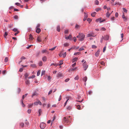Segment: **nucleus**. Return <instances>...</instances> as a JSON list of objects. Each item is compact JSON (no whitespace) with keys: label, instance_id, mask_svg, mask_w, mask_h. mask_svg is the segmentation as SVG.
I'll return each mask as SVG.
<instances>
[{"label":"nucleus","instance_id":"49","mask_svg":"<svg viewBox=\"0 0 129 129\" xmlns=\"http://www.w3.org/2000/svg\"><path fill=\"white\" fill-rule=\"evenodd\" d=\"M79 78V77L78 76H76L75 78L74 79L76 80H78V79Z\"/></svg>","mask_w":129,"mask_h":129},{"label":"nucleus","instance_id":"1","mask_svg":"<svg viewBox=\"0 0 129 129\" xmlns=\"http://www.w3.org/2000/svg\"><path fill=\"white\" fill-rule=\"evenodd\" d=\"M66 55L67 54L66 52H64L63 50L61 51L59 54V56L61 57L62 56V57L63 58L65 57Z\"/></svg>","mask_w":129,"mask_h":129},{"label":"nucleus","instance_id":"26","mask_svg":"<svg viewBox=\"0 0 129 129\" xmlns=\"http://www.w3.org/2000/svg\"><path fill=\"white\" fill-rule=\"evenodd\" d=\"M87 77L86 76H85L84 78L83 79V80L85 82L87 80Z\"/></svg>","mask_w":129,"mask_h":129},{"label":"nucleus","instance_id":"37","mask_svg":"<svg viewBox=\"0 0 129 129\" xmlns=\"http://www.w3.org/2000/svg\"><path fill=\"white\" fill-rule=\"evenodd\" d=\"M77 108L78 110H80V107L79 105H78L77 106Z\"/></svg>","mask_w":129,"mask_h":129},{"label":"nucleus","instance_id":"52","mask_svg":"<svg viewBox=\"0 0 129 129\" xmlns=\"http://www.w3.org/2000/svg\"><path fill=\"white\" fill-rule=\"evenodd\" d=\"M31 112V110L30 109H28L27 110V112L28 113L30 114Z\"/></svg>","mask_w":129,"mask_h":129},{"label":"nucleus","instance_id":"3","mask_svg":"<svg viewBox=\"0 0 129 129\" xmlns=\"http://www.w3.org/2000/svg\"><path fill=\"white\" fill-rule=\"evenodd\" d=\"M80 38L79 40L80 41H83L85 37V35L82 33H79Z\"/></svg>","mask_w":129,"mask_h":129},{"label":"nucleus","instance_id":"58","mask_svg":"<svg viewBox=\"0 0 129 129\" xmlns=\"http://www.w3.org/2000/svg\"><path fill=\"white\" fill-rule=\"evenodd\" d=\"M13 30L14 32H16L17 31V29L16 28H14L13 29Z\"/></svg>","mask_w":129,"mask_h":129},{"label":"nucleus","instance_id":"63","mask_svg":"<svg viewBox=\"0 0 129 129\" xmlns=\"http://www.w3.org/2000/svg\"><path fill=\"white\" fill-rule=\"evenodd\" d=\"M38 104H39L40 105H42V104L41 102H40L39 101H38Z\"/></svg>","mask_w":129,"mask_h":129},{"label":"nucleus","instance_id":"4","mask_svg":"<svg viewBox=\"0 0 129 129\" xmlns=\"http://www.w3.org/2000/svg\"><path fill=\"white\" fill-rule=\"evenodd\" d=\"M84 68L85 69L84 70L86 71L88 67V66L87 65L86 62L85 61L83 64Z\"/></svg>","mask_w":129,"mask_h":129},{"label":"nucleus","instance_id":"11","mask_svg":"<svg viewBox=\"0 0 129 129\" xmlns=\"http://www.w3.org/2000/svg\"><path fill=\"white\" fill-rule=\"evenodd\" d=\"M109 36L107 35L105 36L104 38H103V39L105 40H108L109 39Z\"/></svg>","mask_w":129,"mask_h":129},{"label":"nucleus","instance_id":"27","mask_svg":"<svg viewBox=\"0 0 129 129\" xmlns=\"http://www.w3.org/2000/svg\"><path fill=\"white\" fill-rule=\"evenodd\" d=\"M43 62L42 61H40L39 63V66H42V65Z\"/></svg>","mask_w":129,"mask_h":129},{"label":"nucleus","instance_id":"18","mask_svg":"<svg viewBox=\"0 0 129 129\" xmlns=\"http://www.w3.org/2000/svg\"><path fill=\"white\" fill-rule=\"evenodd\" d=\"M80 27V25H78L77 24H76L75 26V28L76 29H78Z\"/></svg>","mask_w":129,"mask_h":129},{"label":"nucleus","instance_id":"46","mask_svg":"<svg viewBox=\"0 0 129 129\" xmlns=\"http://www.w3.org/2000/svg\"><path fill=\"white\" fill-rule=\"evenodd\" d=\"M80 54V52H75L74 53V55H79Z\"/></svg>","mask_w":129,"mask_h":129},{"label":"nucleus","instance_id":"39","mask_svg":"<svg viewBox=\"0 0 129 129\" xmlns=\"http://www.w3.org/2000/svg\"><path fill=\"white\" fill-rule=\"evenodd\" d=\"M101 30L102 31H105L106 30V29L104 27H103L101 28Z\"/></svg>","mask_w":129,"mask_h":129},{"label":"nucleus","instance_id":"60","mask_svg":"<svg viewBox=\"0 0 129 129\" xmlns=\"http://www.w3.org/2000/svg\"><path fill=\"white\" fill-rule=\"evenodd\" d=\"M70 80V79L69 78H67L65 80V81L66 82H68V81H69Z\"/></svg>","mask_w":129,"mask_h":129},{"label":"nucleus","instance_id":"13","mask_svg":"<svg viewBox=\"0 0 129 129\" xmlns=\"http://www.w3.org/2000/svg\"><path fill=\"white\" fill-rule=\"evenodd\" d=\"M111 14V13H110L108 11L106 13V16L108 18Z\"/></svg>","mask_w":129,"mask_h":129},{"label":"nucleus","instance_id":"7","mask_svg":"<svg viewBox=\"0 0 129 129\" xmlns=\"http://www.w3.org/2000/svg\"><path fill=\"white\" fill-rule=\"evenodd\" d=\"M100 51V50L99 49L95 53V55L96 57H98L99 55V52Z\"/></svg>","mask_w":129,"mask_h":129},{"label":"nucleus","instance_id":"23","mask_svg":"<svg viewBox=\"0 0 129 129\" xmlns=\"http://www.w3.org/2000/svg\"><path fill=\"white\" fill-rule=\"evenodd\" d=\"M96 13L95 12H93L91 14V16L92 17H94L95 15L96 14Z\"/></svg>","mask_w":129,"mask_h":129},{"label":"nucleus","instance_id":"62","mask_svg":"<svg viewBox=\"0 0 129 129\" xmlns=\"http://www.w3.org/2000/svg\"><path fill=\"white\" fill-rule=\"evenodd\" d=\"M77 69V67H76L74 68H73L71 70L72 71H74V70H76Z\"/></svg>","mask_w":129,"mask_h":129},{"label":"nucleus","instance_id":"29","mask_svg":"<svg viewBox=\"0 0 129 129\" xmlns=\"http://www.w3.org/2000/svg\"><path fill=\"white\" fill-rule=\"evenodd\" d=\"M58 65V63H52L51 64L50 66H52V65H54L55 66H57Z\"/></svg>","mask_w":129,"mask_h":129},{"label":"nucleus","instance_id":"21","mask_svg":"<svg viewBox=\"0 0 129 129\" xmlns=\"http://www.w3.org/2000/svg\"><path fill=\"white\" fill-rule=\"evenodd\" d=\"M78 59V58L75 57L73 59V62H74L77 61Z\"/></svg>","mask_w":129,"mask_h":129},{"label":"nucleus","instance_id":"59","mask_svg":"<svg viewBox=\"0 0 129 129\" xmlns=\"http://www.w3.org/2000/svg\"><path fill=\"white\" fill-rule=\"evenodd\" d=\"M73 40L74 42H76V39L75 37H74L73 38Z\"/></svg>","mask_w":129,"mask_h":129},{"label":"nucleus","instance_id":"47","mask_svg":"<svg viewBox=\"0 0 129 129\" xmlns=\"http://www.w3.org/2000/svg\"><path fill=\"white\" fill-rule=\"evenodd\" d=\"M24 124L23 123H21L20 124V125L22 127H23L24 126Z\"/></svg>","mask_w":129,"mask_h":129},{"label":"nucleus","instance_id":"17","mask_svg":"<svg viewBox=\"0 0 129 129\" xmlns=\"http://www.w3.org/2000/svg\"><path fill=\"white\" fill-rule=\"evenodd\" d=\"M37 40L38 42H41V38L40 37H38L37 39Z\"/></svg>","mask_w":129,"mask_h":129},{"label":"nucleus","instance_id":"61","mask_svg":"<svg viewBox=\"0 0 129 129\" xmlns=\"http://www.w3.org/2000/svg\"><path fill=\"white\" fill-rule=\"evenodd\" d=\"M15 5L17 6H20V4L18 3H15Z\"/></svg>","mask_w":129,"mask_h":129},{"label":"nucleus","instance_id":"41","mask_svg":"<svg viewBox=\"0 0 129 129\" xmlns=\"http://www.w3.org/2000/svg\"><path fill=\"white\" fill-rule=\"evenodd\" d=\"M72 107L70 106H69L67 108V110H70L72 109Z\"/></svg>","mask_w":129,"mask_h":129},{"label":"nucleus","instance_id":"2","mask_svg":"<svg viewBox=\"0 0 129 129\" xmlns=\"http://www.w3.org/2000/svg\"><path fill=\"white\" fill-rule=\"evenodd\" d=\"M70 118V117H68V118H67L65 117H64L63 119V122L64 123H65V124L66 123H68L70 122V121L69 119V118Z\"/></svg>","mask_w":129,"mask_h":129},{"label":"nucleus","instance_id":"6","mask_svg":"<svg viewBox=\"0 0 129 129\" xmlns=\"http://www.w3.org/2000/svg\"><path fill=\"white\" fill-rule=\"evenodd\" d=\"M63 77V76L62 74L60 72L58 73L57 75V77L58 78H61Z\"/></svg>","mask_w":129,"mask_h":129},{"label":"nucleus","instance_id":"35","mask_svg":"<svg viewBox=\"0 0 129 129\" xmlns=\"http://www.w3.org/2000/svg\"><path fill=\"white\" fill-rule=\"evenodd\" d=\"M122 9H123V11L124 12H125L126 13L127 12V10L126 9H125V8H123Z\"/></svg>","mask_w":129,"mask_h":129},{"label":"nucleus","instance_id":"45","mask_svg":"<svg viewBox=\"0 0 129 129\" xmlns=\"http://www.w3.org/2000/svg\"><path fill=\"white\" fill-rule=\"evenodd\" d=\"M33 45H30L28 47H27L26 48H33Z\"/></svg>","mask_w":129,"mask_h":129},{"label":"nucleus","instance_id":"14","mask_svg":"<svg viewBox=\"0 0 129 129\" xmlns=\"http://www.w3.org/2000/svg\"><path fill=\"white\" fill-rule=\"evenodd\" d=\"M101 18H100L99 19H96V21L97 22H98L99 21H100V23L103 22V21H101Z\"/></svg>","mask_w":129,"mask_h":129},{"label":"nucleus","instance_id":"50","mask_svg":"<svg viewBox=\"0 0 129 129\" xmlns=\"http://www.w3.org/2000/svg\"><path fill=\"white\" fill-rule=\"evenodd\" d=\"M8 34L6 32L4 35V37L5 38H6V36Z\"/></svg>","mask_w":129,"mask_h":129},{"label":"nucleus","instance_id":"32","mask_svg":"<svg viewBox=\"0 0 129 129\" xmlns=\"http://www.w3.org/2000/svg\"><path fill=\"white\" fill-rule=\"evenodd\" d=\"M45 71H42L41 72V75L42 76L45 74Z\"/></svg>","mask_w":129,"mask_h":129},{"label":"nucleus","instance_id":"51","mask_svg":"<svg viewBox=\"0 0 129 129\" xmlns=\"http://www.w3.org/2000/svg\"><path fill=\"white\" fill-rule=\"evenodd\" d=\"M118 13L117 12L115 14V16L116 17H117L118 16Z\"/></svg>","mask_w":129,"mask_h":129},{"label":"nucleus","instance_id":"8","mask_svg":"<svg viewBox=\"0 0 129 129\" xmlns=\"http://www.w3.org/2000/svg\"><path fill=\"white\" fill-rule=\"evenodd\" d=\"M72 37L71 35H69V36L67 37H66L65 38L67 40L69 39L71 40L72 39Z\"/></svg>","mask_w":129,"mask_h":129},{"label":"nucleus","instance_id":"56","mask_svg":"<svg viewBox=\"0 0 129 129\" xmlns=\"http://www.w3.org/2000/svg\"><path fill=\"white\" fill-rule=\"evenodd\" d=\"M87 20L89 22H90L91 21V19L89 18H88L87 19Z\"/></svg>","mask_w":129,"mask_h":129},{"label":"nucleus","instance_id":"36","mask_svg":"<svg viewBox=\"0 0 129 129\" xmlns=\"http://www.w3.org/2000/svg\"><path fill=\"white\" fill-rule=\"evenodd\" d=\"M38 112L39 113V116H40L41 115V112H42V110H41V109H40L39 110Z\"/></svg>","mask_w":129,"mask_h":129},{"label":"nucleus","instance_id":"28","mask_svg":"<svg viewBox=\"0 0 129 129\" xmlns=\"http://www.w3.org/2000/svg\"><path fill=\"white\" fill-rule=\"evenodd\" d=\"M25 83L26 84H27V85H29V84H30V82H29V80H27L26 81H25Z\"/></svg>","mask_w":129,"mask_h":129},{"label":"nucleus","instance_id":"55","mask_svg":"<svg viewBox=\"0 0 129 129\" xmlns=\"http://www.w3.org/2000/svg\"><path fill=\"white\" fill-rule=\"evenodd\" d=\"M92 93V92L91 91H89L88 92V94L91 95Z\"/></svg>","mask_w":129,"mask_h":129},{"label":"nucleus","instance_id":"64","mask_svg":"<svg viewBox=\"0 0 129 129\" xmlns=\"http://www.w3.org/2000/svg\"><path fill=\"white\" fill-rule=\"evenodd\" d=\"M68 30H65V31H64V33L66 34H68Z\"/></svg>","mask_w":129,"mask_h":129},{"label":"nucleus","instance_id":"16","mask_svg":"<svg viewBox=\"0 0 129 129\" xmlns=\"http://www.w3.org/2000/svg\"><path fill=\"white\" fill-rule=\"evenodd\" d=\"M87 17V14H86L85 13L84 17L83 19V20L84 21H85V20H86Z\"/></svg>","mask_w":129,"mask_h":129},{"label":"nucleus","instance_id":"25","mask_svg":"<svg viewBox=\"0 0 129 129\" xmlns=\"http://www.w3.org/2000/svg\"><path fill=\"white\" fill-rule=\"evenodd\" d=\"M28 94L26 93L24 95H23L22 96V99L24 100L25 97H26L27 95Z\"/></svg>","mask_w":129,"mask_h":129},{"label":"nucleus","instance_id":"31","mask_svg":"<svg viewBox=\"0 0 129 129\" xmlns=\"http://www.w3.org/2000/svg\"><path fill=\"white\" fill-rule=\"evenodd\" d=\"M29 39L31 40H32L33 39V37L32 35L30 34L29 35Z\"/></svg>","mask_w":129,"mask_h":129},{"label":"nucleus","instance_id":"42","mask_svg":"<svg viewBox=\"0 0 129 129\" xmlns=\"http://www.w3.org/2000/svg\"><path fill=\"white\" fill-rule=\"evenodd\" d=\"M40 72H41V71L40 70H39L37 73V76H39V75H40Z\"/></svg>","mask_w":129,"mask_h":129},{"label":"nucleus","instance_id":"40","mask_svg":"<svg viewBox=\"0 0 129 129\" xmlns=\"http://www.w3.org/2000/svg\"><path fill=\"white\" fill-rule=\"evenodd\" d=\"M95 4L96 5H98L99 2L97 0H96L95 2Z\"/></svg>","mask_w":129,"mask_h":129},{"label":"nucleus","instance_id":"5","mask_svg":"<svg viewBox=\"0 0 129 129\" xmlns=\"http://www.w3.org/2000/svg\"><path fill=\"white\" fill-rule=\"evenodd\" d=\"M46 124L45 123H42L40 124V127L41 129H44L46 126Z\"/></svg>","mask_w":129,"mask_h":129},{"label":"nucleus","instance_id":"53","mask_svg":"<svg viewBox=\"0 0 129 129\" xmlns=\"http://www.w3.org/2000/svg\"><path fill=\"white\" fill-rule=\"evenodd\" d=\"M92 48H96L97 47L96 46H95V45H92Z\"/></svg>","mask_w":129,"mask_h":129},{"label":"nucleus","instance_id":"34","mask_svg":"<svg viewBox=\"0 0 129 129\" xmlns=\"http://www.w3.org/2000/svg\"><path fill=\"white\" fill-rule=\"evenodd\" d=\"M29 75L27 73H26L24 75L25 78H26Z\"/></svg>","mask_w":129,"mask_h":129},{"label":"nucleus","instance_id":"24","mask_svg":"<svg viewBox=\"0 0 129 129\" xmlns=\"http://www.w3.org/2000/svg\"><path fill=\"white\" fill-rule=\"evenodd\" d=\"M30 67L34 68H35L36 67V65L35 64L31 65Z\"/></svg>","mask_w":129,"mask_h":129},{"label":"nucleus","instance_id":"15","mask_svg":"<svg viewBox=\"0 0 129 129\" xmlns=\"http://www.w3.org/2000/svg\"><path fill=\"white\" fill-rule=\"evenodd\" d=\"M41 31V29L39 28H38L36 30V32L38 33H39Z\"/></svg>","mask_w":129,"mask_h":129},{"label":"nucleus","instance_id":"22","mask_svg":"<svg viewBox=\"0 0 129 129\" xmlns=\"http://www.w3.org/2000/svg\"><path fill=\"white\" fill-rule=\"evenodd\" d=\"M63 45L65 46V47H66L69 46V44L68 43H65L63 44Z\"/></svg>","mask_w":129,"mask_h":129},{"label":"nucleus","instance_id":"44","mask_svg":"<svg viewBox=\"0 0 129 129\" xmlns=\"http://www.w3.org/2000/svg\"><path fill=\"white\" fill-rule=\"evenodd\" d=\"M62 61H63L62 60H60L59 62L60 63L59 64H58V65L59 66H60V65H61V64H62L63 63L62 62Z\"/></svg>","mask_w":129,"mask_h":129},{"label":"nucleus","instance_id":"43","mask_svg":"<svg viewBox=\"0 0 129 129\" xmlns=\"http://www.w3.org/2000/svg\"><path fill=\"white\" fill-rule=\"evenodd\" d=\"M5 62H7L8 61V58L6 57L5 58Z\"/></svg>","mask_w":129,"mask_h":129},{"label":"nucleus","instance_id":"33","mask_svg":"<svg viewBox=\"0 0 129 129\" xmlns=\"http://www.w3.org/2000/svg\"><path fill=\"white\" fill-rule=\"evenodd\" d=\"M33 105V104H29L28 105V107L29 108H31Z\"/></svg>","mask_w":129,"mask_h":129},{"label":"nucleus","instance_id":"48","mask_svg":"<svg viewBox=\"0 0 129 129\" xmlns=\"http://www.w3.org/2000/svg\"><path fill=\"white\" fill-rule=\"evenodd\" d=\"M38 102H36L34 103V104L35 105H38Z\"/></svg>","mask_w":129,"mask_h":129},{"label":"nucleus","instance_id":"38","mask_svg":"<svg viewBox=\"0 0 129 129\" xmlns=\"http://www.w3.org/2000/svg\"><path fill=\"white\" fill-rule=\"evenodd\" d=\"M101 8H97L96 9H95V11H96V12H98V11L99 10H101Z\"/></svg>","mask_w":129,"mask_h":129},{"label":"nucleus","instance_id":"57","mask_svg":"<svg viewBox=\"0 0 129 129\" xmlns=\"http://www.w3.org/2000/svg\"><path fill=\"white\" fill-rule=\"evenodd\" d=\"M25 59V57H24V56H22V57L21 58H20V59L21 60H23V59Z\"/></svg>","mask_w":129,"mask_h":129},{"label":"nucleus","instance_id":"54","mask_svg":"<svg viewBox=\"0 0 129 129\" xmlns=\"http://www.w3.org/2000/svg\"><path fill=\"white\" fill-rule=\"evenodd\" d=\"M87 37H91V36H92L93 37V36H92V35L91 34H88L87 35Z\"/></svg>","mask_w":129,"mask_h":129},{"label":"nucleus","instance_id":"20","mask_svg":"<svg viewBox=\"0 0 129 129\" xmlns=\"http://www.w3.org/2000/svg\"><path fill=\"white\" fill-rule=\"evenodd\" d=\"M37 95H38V94H37V93L36 92H34V93L32 95V97H33L34 96H37Z\"/></svg>","mask_w":129,"mask_h":129},{"label":"nucleus","instance_id":"10","mask_svg":"<svg viewBox=\"0 0 129 129\" xmlns=\"http://www.w3.org/2000/svg\"><path fill=\"white\" fill-rule=\"evenodd\" d=\"M42 59L43 61L44 62L46 61L47 60V59L46 57L45 56H44L42 58Z\"/></svg>","mask_w":129,"mask_h":129},{"label":"nucleus","instance_id":"30","mask_svg":"<svg viewBox=\"0 0 129 129\" xmlns=\"http://www.w3.org/2000/svg\"><path fill=\"white\" fill-rule=\"evenodd\" d=\"M13 18L15 19H18L19 18L18 16L17 15H15L13 16Z\"/></svg>","mask_w":129,"mask_h":129},{"label":"nucleus","instance_id":"9","mask_svg":"<svg viewBox=\"0 0 129 129\" xmlns=\"http://www.w3.org/2000/svg\"><path fill=\"white\" fill-rule=\"evenodd\" d=\"M42 52L43 53H48V51L46 49L42 50Z\"/></svg>","mask_w":129,"mask_h":129},{"label":"nucleus","instance_id":"19","mask_svg":"<svg viewBox=\"0 0 129 129\" xmlns=\"http://www.w3.org/2000/svg\"><path fill=\"white\" fill-rule=\"evenodd\" d=\"M23 99H22L21 100V104L22 105V106L23 107H24L25 106V105L23 104Z\"/></svg>","mask_w":129,"mask_h":129},{"label":"nucleus","instance_id":"12","mask_svg":"<svg viewBox=\"0 0 129 129\" xmlns=\"http://www.w3.org/2000/svg\"><path fill=\"white\" fill-rule=\"evenodd\" d=\"M57 30L58 32H59L60 31V27L59 25H58L57 26Z\"/></svg>","mask_w":129,"mask_h":129}]
</instances>
